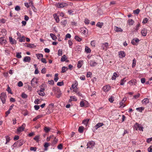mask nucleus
Returning <instances> with one entry per match:
<instances>
[{
    "label": "nucleus",
    "mask_w": 152,
    "mask_h": 152,
    "mask_svg": "<svg viewBox=\"0 0 152 152\" xmlns=\"http://www.w3.org/2000/svg\"><path fill=\"white\" fill-rule=\"evenodd\" d=\"M24 142L23 140H20L15 142L13 145L14 147H19L21 146L24 143Z\"/></svg>",
    "instance_id": "f257e3e1"
},
{
    "label": "nucleus",
    "mask_w": 152,
    "mask_h": 152,
    "mask_svg": "<svg viewBox=\"0 0 152 152\" xmlns=\"http://www.w3.org/2000/svg\"><path fill=\"white\" fill-rule=\"evenodd\" d=\"M6 97L7 96L5 93L3 92L1 94L0 98L3 104L5 103Z\"/></svg>",
    "instance_id": "f03ea898"
},
{
    "label": "nucleus",
    "mask_w": 152,
    "mask_h": 152,
    "mask_svg": "<svg viewBox=\"0 0 152 152\" xmlns=\"http://www.w3.org/2000/svg\"><path fill=\"white\" fill-rule=\"evenodd\" d=\"M26 126V124H23L21 126L19 127L17 129V132L18 133H20L23 131Z\"/></svg>",
    "instance_id": "7ed1b4c3"
},
{
    "label": "nucleus",
    "mask_w": 152,
    "mask_h": 152,
    "mask_svg": "<svg viewBox=\"0 0 152 152\" xmlns=\"http://www.w3.org/2000/svg\"><path fill=\"white\" fill-rule=\"evenodd\" d=\"M38 82L36 78H33L31 81V84L32 86L34 87V86Z\"/></svg>",
    "instance_id": "20e7f679"
},
{
    "label": "nucleus",
    "mask_w": 152,
    "mask_h": 152,
    "mask_svg": "<svg viewBox=\"0 0 152 152\" xmlns=\"http://www.w3.org/2000/svg\"><path fill=\"white\" fill-rule=\"evenodd\" d=\"M110 88V86H109L107 85H106L104 86L103 88L102 89L105 92H107L108 91H109Z\"/></svg>",
    "instance_id": "39448f33"
},
{
    "label": "nucleus",
    "mask_w": 152,
    "mask_h": 152,
    "mask_svg": "<svg viewBox=\"0 0 152 152\" xmlns=\"http://www.w3.org/2000/svg\"><path fill=\"white\" fill-rule=\"evenodd\" d=\"M94 142L93 141H91L88 143L87 144V148H92L93 146L94 145Z\"/></svg>",
    "instance_id": "423d86ee"
},
{
    "label": "nucleus",
    "mask_w": 152,
    "mask_h": 152,
    "mask_svg": "<svg viewBox=\"0 0 152 152\" xmlns=\"http://www.w3.org/2000/svg\"><path fill=\"white\" fill-rule=\"evenodd\" d=\"M137 126V128L136 129V130L139 129L140 131H143V127L142 126H140L138 124L136 123L135 125V127Z\"/></svg>",
    "instance_id": "0eeeda50"
},
{
    "label": "nucleus",
    "mask_w": 152,
    "mask_h": 152,
    "mask_svg": "<svg viewBox=\"0 0 152 152\" xmlns=\"http://www.w3.org/2000/svg\"><path fill=\"white\" fill-rule=\"evenodd\" d=\"M139 41V40L138 39L136 38L135 39H132V43L133 45H136V44Z\"/></svg>",
    "instance_id": "6e6552de"
},
{
    "label": "nucleus",
    "mask_w": 152,
    "mask_h": 152,
    "mask_svg": "<svg viewBox=\"0 0 152 152\" xmlns=\"http://www.w3.org/2000/svg\"><path fill=\"white\" fill-rule=\"evenodd\" d=\"M141 33L142 36H145L147 33V29L146 28H144L141 31Z\"/></svg>",
    "instance_id": "1a4fd4ad"
},
{
    "label": "nucleus",
    "mask_w": 152,
    "mask_h": 152,
    "mask_svg": "<svg viewBox=\"0 0 152 152\" xmlns=\"http://www.w3.org/2000/svg\"><path fill=\"white\" fill-rule=\"evenodd\" d=\"M31 60V58L29 56L25 57L23 59V61L25 62H29Z\"/></svg>",
    "instance_id": "9d476101"
},
{
    "label": "nucleus",
    "mask_w": 152,
    "mask_h": 152,
    "mask_svg": "<svg viewBox=\"0 0 152 152\" xmlns=\"http://www.w3.org/2000/svg\"><path fill=\"white\" fill-rule=\"evenodd\" d=\"M54 18L56 20V21L57 23H58L59 21V19L58 16L56 14H55L53 15Z\"/></svg>",
    "instance_id": "9b49d317"
},
{
    "label": "nucleus",
    "mask_w": 152,
    "mask_h": 152,
    "mask_svg": "<svg viewBox=\"0 0 152 152\" xmlns=\"http://www.w3.org/2000/svg\"><path fill=\"white\" fill-rule=\"evenodd\" d=\"M135 80H131L129 81L128 83L131 86L133 85H135L136 83Z\"/></svg>",
    "instance_id": "f8f14e48"
},
{
    "label": "nucleus",
    "mask_w": 152,
    "mask_h": 152,
    "mask_svg": "<svg viewBox=\"0 0 152 152\" xmlns=\"http://www.w3.org/2000/svg\"><path fill=\"white\" fill-rule=\"evenodd\" d=\"M66 4L64 3H58L57 4V6L58 8H61L65 6Z\"/></svg>",
    "instance_id": "ddd939ff"
},
{
    "label": "nucleus",
    "mask_w": 152,
    "mask_h": 152,
    "mask_svg": "<svg viewBox=\"0 0 152 152\" xmlns=\"http://www.w3.org/2000/svg\"><path fill=\"white\" fill-rule=\"evenodd\" d=\"M9 39L10 41L12 44H15L16 43V41L14 39H13L11 37H10Z\"/></svg>",
    "instance_id": "4468645a"
},
{
    "label": "nucleus",
    "mask_w": 152,
    "mask_h": 152,
    "mask_svg": "<svg viewBox=\"0 0 152 152\" xmlns=\"http://www.w3.org/2000/svg\"><path fill=\"white\" fill-rule=\"evenodd\" d=\"M120 57L121 58H123L125 56V53L124 51H120L119 53Z\"/></svg>",
    "instance_id": "2eb2a0df"
},
{
    "label": "nucleus",
    "mask_w": 152,
    "mask_h": 152,
    "mask_svg": "<svg viewBox=\"0 0 152 152\" xmlns=\"http://www.w3.org/2000/svg\"><path fill=\"white\" fill-rule=\"evenodd\" d=\"M104 125L103 123H99L96 124L95 126V128L96 129H97L99 127H101Z\"/></svg>",
    "instance_id": "dca6fc26"
},
{
    "label": "nucleus",
    "mask_w": 152,
    "mask_h": 152,
    "mask_svg": "<svg viewBox=\"0 0 152 152\" xmlns=\"http://www.w3.org/2000/svg\"><path fill=\"white\" fill-rule=\"evenodd\" d=\"M50 36L52 38L53 40H54L55 41H56V40L57 37L55 34H54L52 33H51L50 34Z\"/></svg>",
    "instance_id": "f3484780"
},
{
    "label": "nucleus",
    "mask_w": 152,
    "mask_h": 152,
    "mask_svg": "<svg viewBox=\"0 0 152 152\" xmlns=\"http://www.w3.org/2000/svg\"><path fill=\"white\" fill-rule=\"evenodd\" d=\"M108 46V44L107 43H105L103 44V45L102 46V48H103V49L106 50Z\"/></svg>",
    "instance_id": "a211bd4d"
},
{
    "label": "nucleus",
    "mask_w": 152,
    "mask_h": 152,
    "mask_svg": "<svg viewBox=\"0 0 152 152\" xmlns=\"http://www.w3.org/2000/svg\"><path fill=\"white\" fill-rule=\"evenodd\" d=\"M97 64V63L96 62L93 61H91L90 62V65L91 66H95Z\"/></svg>",
    "instance_id": "6ab92c4d"
},
{
    "label": "nucleus",
    "mask_w": 152,
    "mask_h": 152,
    "mask_svg": "<svg viewBox=\"0 0 152 152\" xmlns=\"http://www.w3.org/2000/svg\"><path fill=\"white\" fill-rule=\"evenodd\" d=\"M81 31L83 34H85L87 31V29L84 28H82L80 29Z\"/></svg>",
    "instance_id": "aec40b11"
},
{
    "label": "nucleus",
    "mask_w": 152,
    "mask_h": 152,
    "mask_svg": "<svg viewBox=\"0 0 152 152\" xmlns=\"http://www.w3.org/2000/svg\"><path fill=\"white\" fill-rule=\"evenodd\" d=\"M67 58V57L65 55H64L62 57H61V61L63 62L66 61Z\"/></svg>",
    "instance_id": "412c9836"
},
{
    "label": "nucleus",
    "mask_w": 152,
    "mask_h": 152,
    "mask_svg": "<svg viewBox=\"0 0 152 152\" xmlns=\"http://www.w3.org/2000/svg\"><path fill=\"white\" fill-rule=\"evenodd\" d=\"M6 42V40L4 39L3 38H0V43L1 44H2L3 43H5Z\"/></svg>",
    "instance_id": "4be33fe9"
},
{
    "label": "nucleus",
    "mask_w": 152,
    "mask_h": 152,
    "mask_svg": "<svg viewBox=\"0 0 152 152\" xmlns=\"http://www.w3.org/2000/svg\"><path fill=\"white\" fill-rule=\"evenodd\" d=\"M83 61H79L77 64V67L78 68H80L82 66L81 64L83 63Z\"/></svg>",
    "instance_id": "5701e85b"
},
{
    "label": "nucleus",
    "mask_w": 152,
    "mask_h": 152,
    "mask_svg": "<svg viewBox=\"0 0 152 152\" xmlns=\"http://www.w3.org/2000/svg\"><path fill=\"white\" fill-rule=\"evenodd\" d=\"M118 76L119 75L116 72H115L113 74V76H112V79L113 80H115L116 79V77H118Z\"/></svg>",
    "instance_id": "b1692460"
},
{
    "label": "nucleus",
    "mask_w": 152,
    "mask_h": 152,
    "mask_svg": "<svg viewBox=\"0 0 152 152\" xmlns=\"http://www.w3.org/2000/svg\"><path fill=\"white\" fill-rule=\"evenodd\" d=\"M115 30L117 32L122 31L123 30L120 28H119L118 27H115Z\"/></svg>",
    "instance_id": "393cba45"
},
{
    "label": "nucleus",
    "mask_w": 152,
    "mask_h": 152,
    "mask_svg": "<svg viewBox=\"0 0 152 152\" xmlns=\"http://www.w3.org/2000/svg\"><path fill=\"white\" fill-rule=\"evenodd\" d=\"M84 127L82 126H80L79 127L78 129V131L80 133H82L83 132Z\"/></svg>",
    "instance_id": "a878e982"
},
{
    "label": "nucleus",
    "mask_w": 152,
    "mask_h": 152,
    "mask_svg": "<svg viewBox=\"0 0 152 152\" xmlns=\"http://www.w3.org/2000/svg\"><path fill=\"white\" fill-rule=\"evenodd\" d=\"M89 119H86L83 121L82 123L86 125H87L89 120Z\"/></svg>",
    "instance_id": "bb28decb"
},
{
    "label": "nucleus",
    "mask_w": 152,
    "mask_h": 152,
    "mask_svg": "<svg viewBox=\"0 0 152 152\" xmlns=\"http://www.w3.org/2000/svg\"><path fill=\"white\" fill-rule=\"evenodd\" d=\"M37 92L38 93L39 95L42 96H44L45 95V94L44 92H42L38 91Z\"/></svg>",
    "instance_id": "cd10ccee"
},
{
    "label": "nucleus",
    "mask_w": 152,
    "mask_h": 152,
    "mask_svg": "<svg viewBox=\"0 0 152 152\" xmlns=\"http://www.w3.org/2000/svg\"><path fill=\"white\" fill-rule=\"evenodd\" d=\"M85 50L87 53H89L91 52L90 49L86 46L85 47Z\"/></svg>",
    "instance_id": "c85d7f7f"
},
{
    "label": "nucleus",
    "mask_w": 152,
    "mask_h": 152,
    "mask_svg": "<svg viewBox=\"0 0 152 152\" xmlns=\"http://www.w3.org/2000/svg\"><path fill=\"white\" fill-rule=\"evenodd\" d=\"M142 101V102H143L145 104H146L148 103L149 102V99L147 98L144 99Z\"/></svg>",
    "instance_id": "c756f323"
},
{
    "label": "nucleus",
    "mask_w": 152,
    "mask_h": 152,
    "mask_svg": "<svg viewBox=\"0 0 152 152\" xmlns=\"http://www.w3.org/2000/svg\"><path fill=\"white\" fill-rule=\"evenodd\" d=\"M61 95V91H57V93L56 94V97L58 98H60Z\"/></svg>",
    "instance_id": "7c9ffc66"
},
{
    "label": "nucleus",
    "mask_w": 152,
    "mask_h": 152,
    "mask_svg": "<svg viewBox=\"0 0 152 152\" xmlns=\"http://www.w3.org/2000/svg\"><path fill=\"white\" fill-rule=\"evenodd\" d=\"M126 98H123L122 101L120 103V105L121 107L123 105L124 102L126 100Z\"/></svg>",
    "instance_id": "2f4dec72"
},
{
    "label": "nucleus",
    "mask_w": 152,
    "mask_h": 152,
    "mask_svg": "<svg viewBox=\"0 0 152 152\" xmlns=\"http://www.w3.org/2000/svg\"><path fill=\"white\" fill-rule=\"evenodd\" d=\"M67 69L68 68L67 67L65 66L63 67H62V71L61 72L64 73L65 72L66 70H67Z\"/></svg>",
    "instance_id": "473e14b6"
},
{
    "label": "nucleus",
    "mask_w": 152,
    "mask_h": 152,
    "mask_svg": "<svg viewBox=\"0 0 152 152\" xmlns=\"http://www.w3.org/2000/svg\"><path fill=\"white\" fill-rule=\"evenodd\" d=\"M36 55H37V58L38 59H39L40 58H43V54H36Z\"/></svg>",
    "instance_id": "72a5a7b5"
},
{
    "label": "nucleus",
    "mask_w": 152,
    "mask_h": 152,
    "mask_svg": "<svg viewBox=\"0 0 152 152\" xmlns=\"http://www.w3.org/2000/svg\"><path fill=\"white\" fill-rule=\"evenodd\" d=\"M103 23H100L99 22L97 23L96 25V26L97 27H98L100 28L102 27V26L103 25Z\"/></svg>",
    "instance_id": "f704fd0d"
},
{
    "label": "nucleus",
    "mask_w": 152,
    "mask_h": 152,
    "mask_svg": "<svg viewBox=\"0 0 152 152\" xmlns=\"http://www.w3.org/2000/svg\"><path fill=\"white\" fill-rule=\"evenodd\" d=\"M50 130V129L47 126H45L44 128V130L46 133L48 132Z\"/></svg>",
    "instance_id": "c9c22d12"
},
{
    "label": "nucleus",
    "mask_w": 152,
    "mask_h": 152,
    "mask_svg": "<svg viewBox=\"0 0 152 152\" xmlns=\"http://www.w3.org/2000/svg\"><path fill=\"white\" fill-rule=\"evenodd\" d=\"M61 23L62 25H64V26H65L67 23V21L66 20H63L61 22Z\"/></svg>",
    "instance_id": "e433bc0d"
},
{
    "label": "nucleus",
    "mask_w": 152,
    "mask_h": 152,
    "mask_svg": "<svg viewBox=\"0 0 152 152\" xmlns=\"http://www.w3.org/2000/svg\"><path fill=\"white\" fill-rule=\"evenodd\" d=\"M75 39L77 41L80 42L82 40V39L79 37L77 36H75Z\"/></svg>",
    "instance_id": "4c0bfd02"
},
{
    "label": "nucleus",
    "mask_w": 152,
    "mask_h": 152,
    "mask_svg": "<svg viewBox=\"0 0 152 152\" xmlns=\"http://www.w3.org/2000/svg\"><path fill=\"white\" fill-rule=\"evenodd\" d=\"M21 54V52L20 53H16V57L18 58H21L22 56L20 54Z\"/></svg>",
    "instance_id": "58836bf2"
},
{
    "label": "nucleus",
    "mask_w": 152,
    "mask_h": 152,
    "mask_svg": "<svg viewBox=\"0 0 152 152\" xmlns=\"http://www.w3.org/2000/svg\"><path fill=\"white\" fill-rule=\"evenodd\" d=\"M134 22V21L132 19H129L128 20L129 24V25H132Z\"/></svg>",
    "instance_id": "ea45409f"
},
{
    "label": "nucleus",
    "mask_w": 152,
    "mask_h": 152,
    "mask_svg": "<svg viewBox=\"0 0 152 152\" xmlns=\"http://www.w3.org/2000/svg\"><path fill=\"white\" fill-rule=\"evenodd\" d=\"M6 90L9 93H10L11 94H12V93L11 91V88L8 86Z\"/></svg>",
    "instance_id": "a19ab883"
},
{
    "label": "nucleus",
    "mask_w": 152,
    "mask_h": 152,
    "mask_svg": "<svg viewBox=\"0 0 152 152\" xmlns=\"http://www.w3.org/2000/svg\"><path fill=\"white\" fill-rule=\"evenodd\" d=\"M39 136H36L34 138V139L37 142H38L39 141Z\"/></svg>",
    "instance_id": "79ce46f5"
},
{
    "label": "nucleus",
    "mask_w": 152,
    "mask_h": 152,
    "mask_svg": "<svg viewBox=\"0 0 152 152\" xmlns=\"http://www.w3.org/2000/svg\"><path fill=\"white\" fill-rule=\"evenodd\" d=\"M136 60L135 58H134L133 60V63L132 65V67H134L136 65Z\"/></svg>",
    "instance_id": "37998d69"
},
{
    "label": "nucleus",
    "mask_w": 152,
    "mask_h": 152,
    "mask_svg": "<svg viewBox=\"0 0 152 152\" xmlns=\"http://www.w3.org/2000/svg\"><path fill=\"white\" fill-rule=\"evenodd\" d=\"M6 142L5 144H7L8 142H9L10 140V139L9 137L8 136H6Z\"/></svg>",
    "instance_id": "c03bdc74"
},
{
    "label": "nucleus",
    "mask_w": 152,
    "mask_h": 152,
    "mask_svg": "<svg viewBox=\"0 0 152 152\" xmlns=\"http://www.w3.org/2000/svg\"><path fill=\"white\" fill-rule=\"evenodd\" d=\"M140 11V10L139 9H137L136 10H134L133 13L134 14H138L139 13Z\"/></svg>",
    "instance_id": "a18cd8bd"
},
{
    "label": "nucleus",
    "mask_w": 152,
    "mask_h": 152,
    "mask_svg": "<svg viewBox=\"0 0 152 152\" xmlns=\"http://www.w3.org/2000/svg\"><path fill=\"white\" fill-rule=\"evenodd\" d=\"M125 78L121 80L120 83L121 85H123L124 84V83L126 81V80H125Z\"/></svg>",
    "instance_id": "49530a36"
},
{
    "label": "nucleus",
    "mask_w": 152,
    "mask_h": 152,
    "mask_svg": "<svg viewBox=\"0 0 152 152\" xmlns=\"http://www.w3.org/2000/svg\"><path fill=\"white\" fill-rule=\"evenodd\" d=\"M21 96L22 98L25 99L27 97V95L26 94L23 93L22 94Z\"/></svg>",
    "instance_id": "de8ad7c7"
},
{
    "label": "nucleus",
    "mask_w": 152,
    "mask_h": 152,
    "mask_svg": "<svg viewBox=\"0 0 152 152\" xmlns=\"http://www.w3.org/2000/svg\"><path fill=\"white\" fill-rule=\"evenodd\" d=\"M62 54V50L61 49H59L58 51V55L59 56L61 55Z\"/></svg>",
    "instance_id": "09e8293b"
},
{
    "label": "nucleus",
    "mask_w": 152,
    "mask_h": 152,
    "mask_svg": "<svg viewBox=\"0 0 152 152\" xmlns=\"http://www.w3.org/2000/svg\"><path fill=\"white\" fill-rule=\"evenodd\" d=\"M25 37L23 36L22 38H20L19 39V41L20 42H24L25 41Z\"/></svg>",
    "instance_id": "8fccbe9b"
},
{
    "label": "nucleus",
    "mask_w": 152,
    "mask_h": 152,
    "mask_svg": "<svg viewBox=\"0 0 152 152\" xmlns=\"http://www.w3.org/2000/svg\"><path fill=\"white\" fill-rule=\"evenodd\" d=\"M144 109V108L143 107H141L137 108H136L137 110H139L140 112H141L142 110Z\"/></svg>",
    "instance_id": "3c124183"
},
{
    "label": "nucleus",
    "mask_w": 152,
    "mask_h": 152,
    "mask_svg": "<svg viewBox=\"0 0 152 152\" xmlns=\"http://www.w3.org/2000/svg\"><path fill=\"white\" fill-rule=\"evenodd\" d=\"M37 150V148L36 147H31L30 148V150L31 151H35Z\"/></svg>",
    "instance_id": "603ef678"
},
{
    "label": "nucleus",
    "mask_w": 152,
    "mask_h": 152,
    "mask_svg": "<svg viewBox=\"0 0 152 152\" xmlns=\"http://www.w3.org/2000/svg\"><path fill=\"white\" fill-rule=\"evenodd\" d=\"M27 47H28L32 48H34V47H35V46L33 44H28L27 45Z\"/></svg>",
    "instance_id": "864d4df0"
},
{
    "label": "nucleus",
    "mask_w": 152,
    "mask_h": 152,
    "mask_svg": "<svg viewBox=\"0 0 152 152\" xmlns=\"http://www.w3.org/2000/svg\"><path fill=\"white\" fill-rule=\"evenodd\" d=\"M64 84V83L63 81L61 82H58L57 83V85L58 86H62Z\"/></svg>",
    "instance_id": "5fc2aeb1"
},
{
    "label": "nucleus",
    "mask_w": 152,
    "mask_h": 152,
    "mask_svg": "<svg viewBox=\"0 0 152 152\" xmlns=\"http://www.w3.org/2000/svg\"><path fill=\"white\" fill-rule=\"evenodd\" d=\"M148 20V19H147V18H145L144 19L142 23H147Z\"/></svg>",
    "instance_id": "6e6d98bb"
},
{
    "label": "nucleus",
    "mask_w": 152,
    "mask_h": 152,
    "mask_svg": "<svg viewBox=\"0 0 152 152\" xmlns=\"http://www.w3.org/2000/svg\"><path fill=\"white\" fill-rule=\"evenodd\" d=\"M140 94L138 93L137 95H134L133 96L134 98L135 99H137L140 96Z\"/></svg>",
    "instance_id": "4d7b16f0"
},
{
    "label": "nucleus",
    "mask_w": 152,
    "mask_h": 152,
    "mask_svg": "<svg viewBox=\"0 0 152 152\" xmlns=\"http://www.w3.org/2000/svg\"><path fill=\"white\" fill-rule=\"evenodd\" d=\"M15 10L17 11H19L20 10V7L19 6H17L15 7Z\"/></svg>",
    "instance_id": "13d9d810"
},
{
    "label": "nucleus",
    "mask_w": 152,
    "mask_h": 152,
    "mask_svg": "<svg viewBox=\"0 0 152 152\" xmlns=\"http://www.w3.org/2000/svg\"><path fill=\"white\" fill-rule=\"evenodd\" d=\"M23 86V83L21 81H19L18 83V86L19 87H21Z\"/></svg>",
    "instance_id": "bf43d9fd"
},
{
    "label": "nucleus",
    "mask_w": 152,
    "mask_h": 152,
    "mask_svg": "<svg viewBox=\"0 0 152 152\" xmlns=\"http://www.w3.org/2000/svg\"><path fill=\"white\" fill-rule=\"evenodd\" d=\"M109 100L110 102H113L114 101L113 96H111V97L109 99Z\"/></svg>",
    "instance_id": "052dcab7"
},
{
    "label": "nucleus",
    "mask_w": 152,
    "mask_h": 152,
    "mask_svg": "<svg viewBox=\"0 0 152 152\" xmlns=\"http://www.w3.org/2000/svg\"><path fill=\"white\" fill-rule=\"evenodd\" d=\"M62 147H63V145L61 144H60L58 146V148L59 149L61 150V149H62Z\"/></svg>",
    "instance_id": "680f3d73"
},
{
    "label": "nucleus",
    "mask_w": 152,
    "mask_h": 152,
    "mask_svg": "<svg viewBox=\"0 0 152 152\" xmlns=\"http://www.w3.org/2000/svg\"><path fill=\"white\" fill-rule=\"evenodd\" d=\"M48 83L50 84L53 85L54 84V81L53 80L48 81Z\"/></svg>",
    "instance_id": "e2e57ef3"
},
{
    "label": "nucleus",
    "mask_w": 152,
    "mask_h": 152,
    "mask_svg": "<svg viewBox=\"0 0 152 152\" xmlns=\"http://www.w3.org/2000/svg\"><path fill=\"white\" fill-rule=\"evenodd\" d=\"M19 136L18 135H15L14 138V140H17L19 139Z\"/></svg>",
    "instance_id": "0e129e2a"
},
{
    "label": "nucleus",
    "mask_w": 152,
    "mask_h": 152,
    "mask_svg": "<svg viewBox=\"0 0 152 152\" xmlns=\"http://www.w3.org/2000/svg\"><path fill=\"white\" fill-rule=\"evenodd\" d=\"M49 145H50L49 143L48 142H45V143L44 146L45 148H47Z\"/></svg>",
    "instance_id": "69168bd1"
},
{
    "label": "nucleus",
    "mask_w": 152,
    "mask_h": 152,
    "mask_svg": "<svg viewBox=\"0 0 152 152\" xmlns=\"http://www.w3.org/2000/svg\"><path fill=\"white\" fill-rule=\"evenodd\" d=\"M148 152H152V146H151L149 147L148 148Z\"/></svg>",
    "instance_id": "338daca9"
},
{
    "label": "nucleus",
    "mask_w": 152,
    "mask_h": 152,
    "mask_svg": "<svg viewBox=\"0 0 152 152\" xmlns=\"http://www.w3.org/2000/svg\"><path fill=\"white\" fill-rule=\"evenodd\" d=\"M41 61L42 62L46 64L47 63L46 61L45 58H43L41 59Z\"/></svg>",
    "instance_id": "774afa93"
}]
</instances>
